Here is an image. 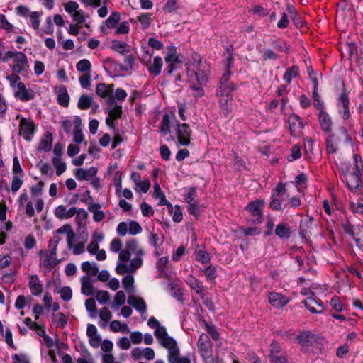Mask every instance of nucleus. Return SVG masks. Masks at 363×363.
<instances>
[{"label": "nucleus", "mask_w": 363, "mask_h": 363, "mask_svg": "<svg viewBox=\"0 0 363 363\" xmlns=\"http://www.w3.org/2000/svg\"><path fill=\"white\" fill-rule=\"evenodd\" d=\"M91 73H84L79 77V81L81 86L86 89H89L91 87Z\"/></svg>", "instance_id": "13d9d810"}, {"label": "nucleus", "mask_w": 363, "mask_h": 363, "mask_svg": "<svg viewBox=\"0 0 363 363\" xmlns=\"http://www.w3.org/2000/svg\"><path fill=\"white\" fill-rule=\"evenodd\" d=\"M289 196L285 185L278 183L272 190L269 208L276 211H282L287 204Z\"/></svg>", "instance_id": "39448f33"}, {"label": "nucleus", "mask_w": 363, "mask_h": 363, "mask_svg": "<svg viewBox=\"0 0 363 363\" xmlns=\"http://www.w3.org/2000/svg\"><path fill=\"white\" fill-rule=\"evenodd\" d=\"M99 203H93L89 206V210L93 213V219L96 222H100L104 218V213L100 210Z\"/></svg>", "instance_id": "ea45409f"}, {"label": "nucleus", "mask_w": 363, "mask_h": 363, "mask_svg": "<svg viewBox=\"0 0 363 363\" xmlns=\"http://www.w3.org/2000/svg\"><path fill=\"white\" fill-rule=\"evenodd\" d=\"M16 13L18 15L23 17H28L30 26L36 30L37 34L43 36V33H41V31L39 29L43 12L30 11L28 7L25 6H19L16 8Z\"/></svg>", "instance_id": "423d86ee"}, {"label": "nucleus", "mask_w": 363, "mask_h": 363, "mask_svg": "<svg viewBox=\"0 0 363 363\" xmlns=\"http://www.w3.org/2000/svg\"><path fill=\"white\" fill-rule=\"evenodd\" d=\"M23 175L16 174L13 177L12 182H11V191L15 194L16 193L21 187L23 184Z\"/></svg>", "instance_id": "864d4df0"}, {"label": "nucleus", "mask_w": 363, "mask_h": 363, "mask_svg": "<svg viewBox=\"0 0 363 363\" xmlns=\"http://www.w3.org/2000/svg\"><path fill=\"white\" fill-rule=\"evenodd\" d=\"M191 66L187 68V74L191 83L194 82L200 84H207L208 79L211 76V66L197 53H194L191 56Z\"/></svg>", "instance_id": "7ed1b4c3"}, {"label": "nucleus", "mask_w": 363, "mask_h": 363, "mask_svg": "<svg viewBox=\"0 0 363 363\" xmlns=\"http://www.w3.org/2000/svg\"><path fill=\"white\" fill-rule=\"evenodd\" d=\"M349 104L348 94L342 91L337 99V107L338 113L343 120H347L350 117Z\"/></svg>", "instance_id": "9b49d317"}, {"label": "nucleus", "mask_w": 363, "mask_h": 363, "mask_svg": "<svg viewBox=\"0 0 363 363\" xmlns=\"http://www.w3.org/2000/svg\"><path fill=\"white\" fill-rule=\"evenodd\" d=\"M197 344L199 350L203 354H207L210 353L212 348V344L208 335L202 333L199 338Z\"/></svg>", "instance_id": "2f4dec72"}, {"label": "nucleus", "mask_w": 363, "mask_h": 363, "mask_svg": "<svg viewBox=\"0 0 363 363\" xmlns=\"http://www.w3.org/2000/svg\"><path fill=\"white\" fill-rule=\"evenodd\" d=\"M318 121L320 125L321 129L326 133H330L332 130V119L323 110H321L318 114Z\"/></svg>", "instance_id": "a878e982"}, {"label": "nucleus", "mask_w": 363, "mask_h": 363, "mask_svg": "<svg viewBox=\"0 0 363 363\" xmlns=\"http://www.w3.org/2000/svg\"><path fill=\"white\" fill-rule=\"evenodd\" d=\"M206 86V84H200L198 82H194L192 85L191 86V89L194 92V95L195 97H201L204 95V90L203 86Z\"/></svg>", "instance_id": "0e129e2a"}, {"label": "nucleus", "mask_w": 363, "mask_h": 363, "mask_svg": "<svg viewBox=\"0 0 363 363\" xmlns=\"http://www.w3.org/2000/svg\"><path fill=\"white\" fill-rule=\"evenodd\" d=\"M70 229L69 225H64L57 229L53 235L52 239L50 240L49 247L50 248V254L55 256L57 254V246L62 240L60 237V234L65 233Z\"/></svg>", "instance_id": "2eb2a0df"}, {"label": "nucleus", "mask_w": 363, "mask_h": 363, "mask_svg": "<svg viewBox=\"0 0 363 363\" xmlns=\"http://www.w3.org/2000/svg\"><path fill=\"white\" fill-rule=\"evenodd\" d=\"M57 101L59 104H60L61 106L64 107L68 106L69 102V96L67 94L65 89L60 91L58 94Z\"/></svg>", "instance_id": "052dcab7"}, {"label": "nucleus", "mask_w": 363, "mask_h": 363, "mask_svg": "<svg viewBox=\"0 0 363 363\" xmlns=\"http://www.w3.org/2000/svg\"><path fill=\"white\" fill-rule=\"evenodd\" d=\"M269 301L271 305L276 308H281L289 302V299L286 296L275 292L269 294Z\"/></svg>", "instance_id": "cd10ccee"}, {"label": "nucleus", "mask_w": 363, "mask_h": 363, "mask_svg": "<svg viewBox=\"0 0 363 363\" xmlns=\"http://www.w3.org/2000/svg\"><path fill=\"white\" fill-rule=\"evenodd\" d=\"M74 125L73 140L77 144H81L84 140V136L82 133V120L79 116H76L74 119Z\"/></svg>", "instance_id": "bb28decb"}, {"label": "nucleus", "mask_w": 363, "mask_h": 363, "mask_svg": "<svg viewBox=\"0 0 363 363\" xmlns=\"http://www.w3.org/2000/svg\"><path fill=\"white\" fill-rule=\"evenodd\" d=\"M85 307L91 318H94L97 313L96 305L94 298L87 299L85 301Z\"/></svg>", "instance_id": "5fc2aeb1"}, {"label": "nucleus", "mask_w": 363, "mask_h": 363, "mask_svg": "<svg viewBox=\"0 0 363 363\" xmlns=\"http://www.w3.org/2000/svg\"><path fill=\"white\" fill-rule=\"evenodd\" d=\"M82 271L87 273L86 276H94L99 272V269L95 263H90L89 262H84L81 265Z\"/></svg>", "instance_id": "79ce46f5"}, {"label": "nucleus", "mask_w": 363, "mask_h": 363, "mask_svg": "<svg viewBox=\"0 0 363 363\" xmlns=\"http://www.w3.org/2000/svg\"><path fill=\"white\" fill-rule=\"evenodd\" d=\"M288 123L291 135H301L304 125L301 118L298 116L296 114L289 115L288 117Z\"/></svg>", "instance_id": "ddd939ff"}, {"label": "nucleus", "mask_w": 363, "mask_h": 363, "mask_svg": "<svg viewBox=\"0 0 363 363\" xmlns=\"http://www.w3.org/2000/svg\"><path fill=\"white\" fill-rule=\"evenodd\" d=\"M264 201L263 200H255L249 203L246 206V209L250 212V213L256 217L255 222L256 223H260L262 220V207L264 206Z\"/></svg>", "instance_id": "4468645a"}, {"label": "nucleus", "mask_w": 363, "mask_h": 363, "mask_svg": "<svg viewBox=\"0 0 363 363\" xmlns=\"http://www.w3.org/2000/svg\"><path fill=\"white\" fill-rule=\"evenodd\" d=\"M106 103L108 105L107 108V111L108 113L109 116L112 117V118H120L122 114V106L118 105L114 98L109 97L106 99Z\"/></svg>", "instance_id": "5701e85b"}, {"label": "nucleus", "mask_w": 363, "mask_h": 363, "mask_svg": "<svg viewBox=\"0 0 363 363\" xmlns=\"http://www.w3.org/2000/svg\"><path fill=\"white\" fill-rule=\"evenodd\" d=\"M99 318L104 322L101 327H106L108 322L112 318V314L106 307H104L99 311Z\"/></svg>", "instance_id": "3c124183"}, {"label": "nucleus", "mask_w": 363, "mask_h": 363, "mask_svg": "<svg viewBox=\"0 0 363 363\" xmlns=\"http://www.w3.org/2000/svg\"><path fill=\"white\" fill-rule=\"evenodd\" d=\"M91 62L87 59L81 60L76 65L77 69L84 73H91Z\"/></svg>", "instance_id": "49530a36"}, {"label": "nucleus", "mask_w": 363, "mask_h": 363, "mask_svg": "<svg viewBox=\"0 0 363 363\" xmlns=\"http://www.w3.org/2000/svg\"><path fill=\"white\" fill-rule=\"evenodd\" d=\"M197 197V192L195 188H191L184 195V200L188 204V212L196 218L200 215L201 207L199 203Z\"/></svg>", "instance_id": "0eeeda50"}, {"label": "nucleus", "mask_w": 363, "mask_h": 363, "mask_svg": "<svg viewBox=\"0 0 363 363\" xmlns=\"http://www.w3.org/2000/svg\"><path fill=\"white\" fill-rule=\"evenodd\" d=\"M52 162L56 169V174L57 176H60L66 171L67 165L65 162L62 160V158H52Z\"/></svg>", "instance_id": "a18cd8bd"}, {"label": "nucleus", "mask_w": 363, "mask_h": 363, "mask_svg": "<svg viewBox=\"0 0 363 363\" xmlns=\"http://www.w3.org/2000/svg\"><path fill=\"white\" fill-rule=\"evenodd\" d=\"M274 233L280 239H289L291 235V228L285 222L279 223L275 228Z\"/></svg>", "instance_id": "393cba45"}, {"label": "nucleus", "mask_w": 363, "mask_h": 363, "mask_svg": "<svg viewBox=\"0 0 363 363\" xmlns=\"http://www.w3.org/2000/svg\"><path fill=\"white\" fill-rule=\"evenodd\" d=\"M128 233L130 235H135L142 232V227L140 225L134 220L130 221L128 224Z\"/></svg>", "instance_id": "338daca9"}, {"label": "nucleus", "mask_w": 363, "mask_h": 363, "mask_svg": "<svg viewBox=\"0 0 363 363\" xmlns=\"http://www.w3.org/2000/svg\"><path fill=\"white\" fill-rule=\"evenodd\" d=\"M94 294L96 299L100 304H106L110 300V294L107 291L98 290Z\"/></svg>", "instance_id": "09e8293b"}, {"label": "nucleus", "mask_w": 363, "mask_h": 363, "mask_svg": "<svg viewBox=\"0 0 363 363\" xmlns=\"http://www.w3.org/2000/svg\"><path fill=\"white\" fill-rule=\"evenodd\" d=\"M156 338L160 344L167 350L169 363H176L179 358L180 350L175 340L169 336L167 330L163 328L156 332Z\"/></svg>", "instance_id": "20e7f679"}, {"label": "nucleus", "mask_w": 363, "mask_h": 363, "mask_svg": "<svg viewBox=\"0 0 363 363\" xmlns=\"http://www.w3.org/2000/svg\"><path fill=\"white\" fill-rule=\"evenodd\" d=\"M306 308L312 313H322L324 311V306L320 300L313 297H308L303 302Z\"/></svg>", "instance_id": "a211bd4d"}, {"label": "nucleus", "mask_w": 363, "mask_h": 363, "mask_svg": "<svg viewBox=\"0 0 363 363\" xmlns=\"http://www.w3.org/2000/svg\"><path fill=\"white\" fill-rule=\"evenodd\" d=\"M127 46L128 45L126 43H121L117 40H113L111 45V49L120 54H124L128 51Z\"/></svg>", "instance_id": "603ef678"}, {"label": "nucleus", "mask_w": 363, "mask_h": 363, "mask_svg": "<svg viewBox=\"0 0 363 363\" xmlns=\"http://www.w3.org/2000/svg\"><path fill=\"white\" fill-rule=\"evenodd\" d=\"M52 145V136L50 133H46L40 140L38 150L39 151L48 152Z\"/></svg>", "instance_id": "72a5a7b5"}, {"label": "nucleus", "mask_w": 363, "mask_h": 363, "mask_svg": "<svg viewBox=\"0 0 363 363\" xmlns=\"http://www.w3.org/2000/svg\"><path fill=\"white\" fill-rule=\"evenodd\" d=\"M196 260L202 263L207 264L211 260V255L206 250L202 249H197L195 252Z\"/></svg>", "instance_id": "c03bdc74"}, {"label": "nucleus", "mask_w": 363, "mask_h": 363, "mask_svg": "<svg viewBox=\"0 0 363 363\" xmlns=\"http://www.w3.org/2000/svg\"><path fill=\"white\" fill-rule=\"evenodd\" d=\"M281 351L282 348L279 343L277 341H273L270 345V353L269 355V359L282 355L281 354Z\"/></svg>", "instance_id": "de8ad7c7"}, {"label": "nucleus", "mask_w": 363, "mask_h": 363, "mask_svg": "<svg viewBox=\"0 0 363 363\" xmlns=\"http://www.w3.org/2000/svg\"><path fill=\"white\" fill-rule=\"evenodd\" d=\"M17 119H20L19 133L27 141H30L33 137L35 131L34 121L30 118H26L21 117L20 114L16 116Z\"/></svg>", "instance_id": "6e6552de"}, {"label": "nucleus", "mask_w": 363, "mask_h": 363, "mask_svg": "<svg viewBox=\"0 0 363 363\" xmlns=\"http://www.w3.org/2000/svg\"><path fill=\"white\" fill-rule=\"evenodd\" d=\"M98 169L95 167H91L88 169L83 168H78L75 172V177L79 180L90 181L96 175Z\"/></svg>", "instance_id": "4be33fe9"}, {"label": "nucleus", "mask_w": 363, "mask_h": 363, "mask_svg": "<svg viewBox=\"0 0 363 363\" xmlns=\"http://www.w3.org/2000/svg\"><path fill=\"white\" fill-rule=\"evenodd\" d=\"M164 60L166 63H182L184 57L177 54L176 47L171 46L167 48Z\"/></svg>", "instance_id": "c756f323"}, {"label": "nucleus", "mask_w": 363, "mask_h": 363, "mask_svg": "<svg viewBox=\"0 0 363 363\" xmlns=\"http://www.w3.org/2000/svg\"><path fill=\"white\" fill-rule=\"evenodd\" d=\"M113 84L107 85L104 83H100L96 87V94L101 98L107 97L108 99L109 97H113Z\"/></svg>", "instance_id": "7c9ffc66"}, {"label": "nucleus", "mask_w": 363, "mask_h": 363, "mask_svg": "<svg viewBox=\"0 0 363 363\" xmlns=\"http://www.w3.org/2000/svg\"><path fill=\"white\" fill-rule=\"evenodd\" d=\"M135 59L133 55H128L125 57L124 64L116 63V66L121 71H130L133 68Z\"/></svg>", "instance_id": "e433bc0d"}, {"label": "nucleus", "mask_w": 363, "mask_h": 363, "mask_svg": "<svg viewBox=\"0 0 363 363\" xmlns=\"http://www.w3.org/2000/svg\"><path fill=\"white\" fill-rule=\"evenodd\" d=\"M172 114L166 113L163 115L160 126V131L162 135H166L170 133V120Z\"/></svg>", "instance_id": "4c0bfd02"}, {"label": "nucleus", "mask_w": 363, "mask_h": 363, "mask_svg": "<svg viewBox=\"0 0 363 363\" xmlns=\"http://www.w3.org/2000/svg\"><path fill=\"white\" fill-rule=\"evenodd\" d=\"M138 20L140 23L143 28H147L151 23L152 18L150 13H142L138 16Z\"/></svg>", "instance_id": "69168bd1"}, {"label": "nucleus", "mask_w": 363, "mask_h": 363, "mask_svg": "<svg viewBox=\"0 0 363 363\" xmlns=\"http://www.w3.org/2000/svg\"><path fill=\"white\" fill-rule=\"evenodd\" d=\"M175 133L179 145H188L190 144L191 130L187 124L177 123L175 128Z\"/></svg>", "instance_id": "1a4fd4ad"}, {"label": "nucleus", "mask_w": 363, "mask_h": 363, "mask_svg": "<svg viewBox=\"0 0 363 363\" xmlns=\"http://www.w3.org/2000/svg\"><path fill=\"white\" fill-rule=\"evenodd\" d=\"M299 73V68L298 66L293 65L291 67L286 69L283 79L286 81L288 84L291 83L292 79L298 76Z\"/></svg>", "instance_id": "37998d69"}, {"label": "nucleus", "mask_w": 363, "mask_h": 363, "mask_svg": "<svg viewBox=\"0 0 363 363\" xmlns=\"http://www.w3.org/2000/svg\"><path fill=\"white\" fill-rule=\"evenodd\" d=\"M206 86V84H200L198 82H194L192 85L191 86V89L194 92V95L195 97H201L204 95V90L203 86Z\"/></svg>", "instance_id": "e2e57ef3"}, {"label": "nucleus", "mask_w": 363, "mask_h": 363, "mask_svg": "<svg viewBox=\"0 0 363 363\" xmlns=\"http://www.w3.org/2000/svg\"><path fill=\"white\" fill-rule=\"evenodd\" d=\"M82 282V292L86 296H91L94 294V286L90 281L89 276H83L81 279Z\"/></svg>", "instance_id": "f704fd0d"}, {"label": "nucleus", "mask_w": 363, "mask_h": 363, "mask_svg": "<svg viewBox=\"0 0 363 363\" xmlns=\"http://www.w3.org/2000/svg\"><path fill=\"white\" fill-rule=\"evenodd\" d=\"M76 213L78 215L82 214L84 216L86 215V212L84 209L79 208L77 210L75 207H71L67 210L64 205L58 206L55 210V216L60 220L69 219L73 217Z\"/></svg>", "instance_id": "9d476101"}, {"label": "nucleus", "mask_w": 363, "mask_h": 363, "mask_svg": "<svg viewBox=\"0 0 363 363\" xmlns=\"http://www.w3.org/2000/svg\"><path fill=\"white\" fill-rule=\"evenodd\" d=\"M93 102L94 99L91 96L83 94L78 100L77 106L82 110L87 109L92 106Z\"/></svg>", "instance_id": "58836bf2"}, {"label": "nucleus", "mask_w": 363, "mask_h": 363, "mask_svg": "<svg viewBox=\"0 0 363 363\" xmlns=\"http://www.w3.org/2000/svg\"><path fill=\"white\" fill-rule=\"evenodd\" d=\"M226 69L220 79L216 96L219 98L220 104L228 108V102L232 100V92L237 89L236 84L230 82L231 77L230 69L233 67V55L229 53L225 60Z\"/></svg>", "instance_id": "f03ea898"}, {"label": "nucleus", "mask_w": 363, "mask_h": 363, "mask_svg": "<svg viewBox=\"0 0 363 363\" xmlns=\"http://www.w3.org/2000/svg\"><path fill=\"white\" fill-rule=\"evenodd\" d=\"M128 303L132 306L141 315L146 314L147 306L143 298L136 296L130 295L128 298Z\"/></svg>", "instance_id": "aec40b11"}, {"label": "nucleus", "mask_w": 363, "mask_h": 363, "mask_svg": "<svg viewBox=\"0 0 363 363\" xmlns=\"http://www.w3.org/2000/svg\"><path fill=\"white\" fill-rule=\"evenodd\" d=\"M65 11L72 18L79 9V5L76 1H69L64 4Z\"/></svg>", "instance_id": "8fccbe9b"}, {"label": "nucleus", "mask_w": 363, "mask_h": 363, "mask_svg": "<svg viewBox=\"0 0 363 363\" xmlns=\"http://www.w3.org/2000/svg\"><path fill=\"white\" fill-rule=\"evenodd\" d=\"M349 190L354 194L362 190L361 174L351 172L345 175V180Z\"/></svg>", "instance_id": "f8f14e48"}, {"label": "nucleus", "mask_w": 363, "mask_h": 363, "mask_svg": "<svg viewBox=\"0 0 363 363\" xmlns=\"http://www.w3.org/2000/svg\"><path fill=\"white\" fill-rule=\"evenodd\" d=\"M354 170L352 172L362 174V170L363 169V162L362 157L358 154H354L353 155Z\"/></svg>", "instance_id": "680f3d73"}, {"label": "nucleus", "mask_w": 363, "mask_h": 363, "mask_svg": "<svg viewBox=\"0 0 363 363\" xmlns=\"http://www.w3.org/2000/svg\"><path fill=\"white\" fill-rule=\"evenodd\" d=\"M205 328H206V330L207 333L211 336V337L214 340L217 341V340H219L220 334L217 331V330H216V328L214 325H213L211 323L206 322L205 323Z\"/></svg>", "instance_id": "bf43d9fd"}, {"label": "nucleus", "mask_w": 363, "mask_h": 363, "mask_svg": "<svg viewBox=\"0 0 363 363\" xmlns=\"http://www.w3.org/2000/svg\"><path fill=\"white\" fill-rule=\"evenodd\" d=\"M331 308L336 312H341L343 310V305L337 296H333L330 301Z\"/></svg>", "instance_id": "774afa93"}, {"label": "nucleus", "mask_w": 363, "mask_h": 363, "mask_svg": "<svg viewBox=\"0 0 363 363\" xmlns=\"http://www.w3.org/2000/svg\"><path fill=\"white\" fill-rule=\"evenodd\" d=\"M162 66V58L160 56H156L153 58V61L147 66V71L150 75L155 77L160 74Z\"/></svg>", "instance_id": "b1692460"}, {"label": "nucleus", "mask_w": 363, "mask_h": 363, "mask_svg": "<svg viewBox=\"0 0 363 363\" xmlns=\"http://www.w3.org/2000/svg\"><path fill=\"white\" fill-rule=\"evenodd\" d=\"M123 286L125 290V291L133 295L135 291V288L134 286V277L131 274H128L125 276L122 279Z\"/></svg>", "instance_id": "c9c22d12"}, {"label": "nucleus", "mask_w": 363, "mask_h": 363, "mask_svg": "<svg viewBox=\"0 0 363 363\" xmlns=\"http://www.w3.org/2000/svg\"><path fill=\"white\" fill-rule=\"evenodd\" d=\"M15 96L22 101H28L34 99L35 92L32 89H26L23 82H19L17 84V91L15 92Z\"/></svg>", "instance_id": "f3484780"}, {"label": "nucleus", "mask_w": 363, "mask_h": 363, "mask_svg": "<svg viewBox=\"0 0 363 363\" xmlns=\"http://www.w3.org/2000/svg\"><path fill=\"white\" fill-rule=\"evenodd\" d=\"M337 141L335 135L333 134H330L325 140L326 150L328 153H335L337 151Z\"/></svg>", "instance_id": "a19ab883"}, {"label": "nucleus", "mask_w": 363, "mask_h": 363, "mask_svg": "<svg viewBox=\"0 0 363 363\" xmlns=\"http://www.w3.org/2000/svg\"><path fill=\"white\" fill-rule=\"evenodd\" d=\"M28 60L27 56L23 53H18V56L13 60L12 70L15 73H21L28 68Z\"/></svg>", "instance_id": "6ab92c4d"}, {"label": "nucleus", "mask_w": 363, "mask_h": 363, "mask_svg": "<svg viewBox=\"0 0 363 363\" xmlns=\"http://www.w3.org/2000/svg\"><path fill=\"white\" fill-rule=\"evenodd\" d=\"M120 21V13L118 12H113L106 20V24L108 28H113Z\"/></svg>", "instance_id": "6e6d98bb"}, {"label": "nucleus", "mask_w": 363, "mask_h": 363, "mask_svg": "<svg viewBox=\"0 0 363 363\" xmlns=\"http://www.w3.org/2000/svg\"><path fill=\"white\" fill-rule=\"evenodd\" d=\"M44 183L39 182L30 189L31 195L33 197H38L35 202V208L38 213H40L44 208V201L40 197L42 195Z\"/></svg>", "instance_id": "dca6fc26"}, {"label": "nucleus", "mask_w": 363, "mask_h": 363, "mask_svg": "<svg viewBox=\"0 0 363 363\" xmlns=\"http://www.w3.org/2000/svg\"><path fill=\"white\" fill-rule=\"evenodd\" d=\"M29 288L33 296H39L43 292V284L37 275H32L29 280Z\"/></svg>", "instance_id": "c85d7f7f"}, {"label": "nucleus", "mask_w": 363, "mask_h": 363, "mask_svg": "<svg viewBox=\"0 0 363 363\" xmlns=\"http://www.w3.org/2000/svg\"><path fill=\"white\" fill-rule=\"evenodd\" d=\"M186 282L191 289L194 290L202 299L204 298L205 293L203 286L196 278L193 276H190L188 277Z\"/></svg>", "instance_id": "473e14b6"}, {"label": "nucleus", "mask_w": 363, "mask_h": 363, "mask_svg": "<svg viewBox=\"0 0 363 363\" xmlns=\"http://www.w3.org/2000/svg\"><path fill=\"white\" fill-rule=\"evenodd\" d=\"M144 250L135 239L125 243V248L118 254L116 272L118 274H132L140 268L143 264Z\"/></svg>", "instance_id": "f257e3e1"}, {"label": "nucleus", "mask_w": 363, "mask_h": 363, "mask_svg": "<svg viewBox=\"0 0 363 363\" xmlns=\"http://www.w3.org/2000/svg\"><path fill=\"white\" fill-rule=\"evenodd\" d=\"M296 340L302 347V350L306 352L308 347L311 345L315 341V335L309 331H303L296 337Z\"/></svg>", "instance_id": "412c9836"}, {"label": "nucleus", "mask_w": 363, "mask_h": 363, "mask_svg": "<svg viewBox=\"0 0 363 363\" xmlns=\"http://www.w3.org/2000/svg\"><path fill=\"white\" fill-rule=\"evenodd\" d=\"M111 330L113 332L117 333L122 330L123 333L128 332L129 328L126 324L122 325L121 323L118 320H113L110 324Z\"/></svg>", "instance_id": "4d7b16f0"}]
</instances>
